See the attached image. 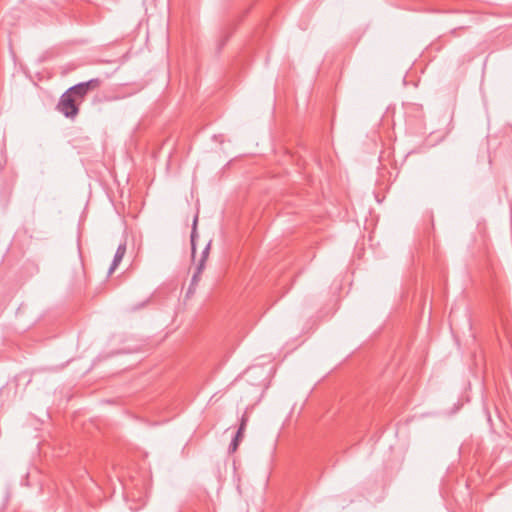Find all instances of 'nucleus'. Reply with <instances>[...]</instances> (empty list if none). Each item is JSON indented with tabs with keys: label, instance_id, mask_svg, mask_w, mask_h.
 Segmentation results:
<instances>
[{
	"label": "nucleus",
	"instance_id": "1",
	"mask_svg": "<svg viewBox=\"0 0 512 512\" xmlns=\"http://www.w3.org/2000/svg\"><path fill=\"white\" fill-rule=\"evenodd\" d=\"M57 109L66 118H74L79 113L77 99L66 90L60 97Z\"/></svg>",
	"mask_w": 512,
	"mask_h": 512
},
{
	"label": "nucleus",
	"instance_id": "2",
	"mask_svg": "<svg viewBox=\"0 0 512 512\" xmlns=\"http://www.w3.org/2000/svg\"><path fill=\"white\" fill-rule=\"evenodd\" d=\"M100 84V80L98 78H93L88 81L77 83L70 88H68V92L74 96L77 100H83L84 97L88 94V92L96 89Z\"/></svg>",
	"mask_w": 512,
	"mask_h": 512
},
{
	"label": "nucleus",
	"instance_id": "3",
	"mask_svg": "<svg viewBox=\"0 0 512 512\" xmlns=\"http://www.w3.org/2000/svg\"><path fill=\"white\" fill-rule=\"evenodd\" d=\"M126 253V243H121L117 247V250L114 254V258L112 260L111 266L108 270V274H112L113 271L118 267V265L121 263L124 255Z\"/></svg>",
	"mask_w": 512,
	"mask_h": 512
},
{
	"label": "nucleus",
	"instance_id": "4",
	"mask_svg": "<svg viewBox=\"0 0 512 512\" xmlns=\"http://www.w3.org/2000/svg\"><path fill=\"white\" fill-rule=\"evenodd\" d=\"M197 221H198V217L195 216L194 220H193L191 235H190L191 255H192L193 259L195 258V254H196V239L198 237V234H197Z\"/></svg>",
	"mask_w": 512,
	"mask_h": 512
},
{
	"label": "nucleus",
	"instance_id": "5",
	"mask_svg": "<svg viewBox=\"0 0 512 512\" xmlns=\"http://www.w3.org/2000/svg\"><path fill=\"white\" fill-rule=\"evenodd\" d=\"M243 434H244V432H242V429H237L236 434H235L234 438L231 440L229 448H228L230 453H234L237 450L239 443L243 437Z\"/></svg>",
	"mask_w": 512,
	"mask_h": 512
},
{
	"label": "nucleus",
	"instance_id": "6",
	"mask_svg": "<svg viewBox=\"0 0 512 512\" xmlns=\"http://www.w3.org/2000/svg\"><path fill=\"white\" fill-rule=\"evenodd\" d=\"M203 270H204V268L202 267V264H197L195 272L191 278V282H190L191 285L196 286L198 284Z\"/></svg>",
	"mask_w": 512,
	"mask_h": 512
},
{
	"label": "nucleus",
	"instance_id": "7",
	"mask_svg": "<svg viewBox=\"0 0 512 512\" xmlns=\"http://www.w3.org/2000/svg\"><path fill=\"white\" fill-rule=\"evenodd\" d=\"M210 246H211V241H209L207 243V245L205 246V248L203 249V251L201 253V258L198 261V264H202L203 268H205V263H206V260H207V257L209 255V251H210Z\"/></svg>",
	"mask_w": 512,
	"mask_h": 512
},
{
	"label": "nucleus",
	"instance_id": "8",
	"mask_svg": "<svg viewBox=\"0 0 512 512\" xmlns=\"http://www.w3.org/2000/svg\"><path fill=\"white\" fill-rule=\"evenodd\" d=\"M247 422H248V417L244 414L241 417V421H240V425H239L238 429H242V432H244L246 429Z\"/></svg>",
	"mask_w": 512,
	"mask_h": 512
},
{
	"label": "nucleus",
	"instance_id": "9",
	"mask_svg": "<svg viewBox=\"0 0 512 512\" xmlns=\"http://www.w3.org/2000/svg\"><path fill=\"white\" fill-rule=\"evenodd\" d=\"M20 70H21V72H22V73H24L27 77H29V78L33 81V83L35 84V81L32 79V77H31V72H30V70H29V69H27V66L21 65V66H20Z\"/></svg>",
	"mask_w": 512,
	"mask_h": 512
},
{
	"label": "nucleus",
	"instance_id": "10",
	"mask_svg": "<svg viewBox=\"0 0 512 512\" xmlns=\"http://www.w3.org/2000/svg\"><path fill=\"white\" fill-rule=\"evenodd\" d=\"M195 287L194 285H189L188 289H187V292H186V296L189 297L190 295H192L194 292H195Z\"/></svg>",
	"mask_w": 512,
	"mask_h": 512
}]
</instances>
